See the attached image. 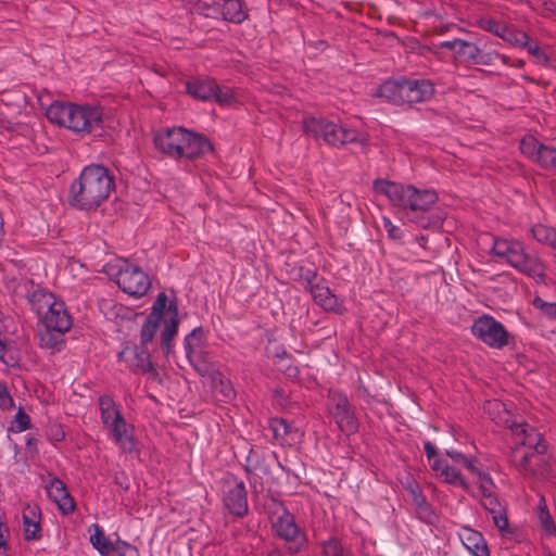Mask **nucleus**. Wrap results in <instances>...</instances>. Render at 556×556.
<instances>
[{
  "label": "nucleus",
  "instance_id": "obj_56",
  "mask_svg": "<svg viewBox=\"0 0 556 556\" xmlns=\"http://www.w3.org/2000/svg\"><path fill=\"white\" fill-rule=\"evenodd\" d=\"M26 446L31 453H37V439L30 434L25 437Z\"/></svg>",
  "mask_w": 556,
  "mask_h": 556
},
{
  "label": "nucleus",
  "instance_id": "obj_53",
  "mask_svg": "<svg viewBox=\"0 0 556 556\" xmlns=\"http://www.w3.org/2000/svg\"><path fill=\"white\" fill-rule=\"evenodd\" d=\"M510 34L511 35H508V37L511 38V40H509L510 42H514V43L522 46V47L528 45L529 37L526 33H523V31L514 33L510 30Z\"/></svg>",
  "mask_w": 556,
  "mask_h": 556
},
{
  "label": "nucleus",
  "instance_id": "obj_57",
  "mask_svg": "<svg viewBox=\"0 0 556 556\" xmlns=\"http://www.w3.org/2000/svg\"><path fill=\"white\" fill-rule=\"evenodd\" d=\"M416 242L418 243L419 247H421L422 249H426L427 237L419 236L416 238Z\"/></svg>",
  "mask_w": 556,
  "mask_h": 556
},
{
  "label": "nucleus",
  "instance_id": "obj_20",
  "mask_svg": "<svg viewBox=\"0 0 556 556\" xmlns=\"http://www.w3.org/2000/svg\"><path fill=\"white\" fill-rule=\"evenodd\" d=\"M431 468L443 482L466 491L469 489V483L460 473L459 468L451 465L444 458H435L431 463Z\"/></svg>",
  "mask_w": 556,
  "mask_h": 556
},
{
  "label": "nucleus",
  "instance_id": "obj_16",
  "mask_svg": "<svg viewBox=\"0 0 556 556\" xmlns=\"http://www.w3.org/2000/svg\"><path fill=\"white\" fill-rule=\"evenodd\" d=\"M49 498L56 504L60 511L64 515H70L75 510V501L67 491L63 481L58 478H52L45 486Z\"/></svg>",
  "mask_w": 556,
  "mask_h": 556
},
{
  "label": "nucleus",
  "instance_id": "obj_62",
  "mask_svg": "<svg viewBox=\"0 0 556 556\" xmlns=\"http://www.w3.org/2000/svg\"><path fill=\"white\" fill-rule=\"evenodd\" d=\"M267 556H285L280 551H271Z\"/></svg>",
  "mask_w": 556,
  "mask_h": 556
},
{
  "label": "nucleus",
  "instance_id": "obj_13",
  "mask_svg": "<svg viewBox=\"0 0 556 556\" xmlns=\"http://www.w3.org/2000/svg\"><path fill=\"white\" fill-rule=\"evenodd\" d=\"M203 334V329L201 327H197L188 333L184 340L186 357L190 365H192L201 375H205L208 371Z\"/></svg>",
  "mask_w": 556,
  "mask_h": 556
},
{
  "label": "nucleus",
  "instance_id": "obj_22",
  "mask_svg": "<svg viewBox=\"0 0 556 556\" xmlns=\"http://www.w3.org/2000/svg\"><path fill=\"white\" fill-rule=\"evenodd\" d=\"M458 536L471 556H490L486 541L480 532L464 527L460 529Z\"/></svg>",
  "mask_w": 556,
  "mask_h": 556
},
{
  "label": "nucleus",
  "instance_id": "obj_31",
  "mask_svg": "<svg viewBox=\"0 0 556 556\" xmlns=\"http://www.w3.org/2000/svg\"><path fill=\"white\" fill-rule=\"evenodd\" d=\"M547 144L541 143L532 136H527L520 141V150L527 157L543 166V152L548 150Z\"/></svg>",
  "mask_w": 556,
  "mask_h": 556
},
{
  "label": "nucleus",
  "instance_id": "obj_26",
  "mask_svg": "<svg viewBox=\"0 0 556 556\" xmlns=\"http://www.w3.org/2000/svg\"><path fill=\"white\" fill-rule=\"evenodd\" d=\"M167 312L170 314V317L165 321L164 328L161 332V345L168 354L172 350V342L177 336L179 327L178 309L176 303H169Z\"/></svg>",
  "mask_w": 556,
  "mask_h": 556
},
{
  "label": "nucleus",
  "instance_id": "obj_51",
  "mask_svg": "<svg viewBox=\"0 0 556 556\" xmlns=\"http://www.w3.org/2000/svg\"><path fill=\"white\" fill-rule=\"evenodd\" d=\"M545 168L556 169V148L548 147V150L543 152V166Z\"/></svg>",
  "mask_w": 556,
  "mask_h": 556
},
{
  "label": "nucleus",
  "instance_id": "obj_21",
  "mask_svg": "<svg viewBox=\"0 0 556 556\" xmlns=\"http://www.w3.org/2000/svg\"><path fill=\"white\" fill-rule=\"evenodd\" d=\"M110 431L114 443L125 453H131L135 450V441L132 435L128 433L127 422L121 415L114 421L103 424Z\"/></svg>",
  "mask_w": 556,
  "mask_h": 556
},
{
  "label": "nucleus",
  "instance_id": "obj_58",
  "mask_svg": "<svg viewBox=\"0 0 556 556\" xmlns=\"http://www.w3.org/2000/svg\"><path fill=\"white\" fill-rule=\"evenodd\" d=\"M286 370L289 376H296V374H298V368L294 366L289 365V366H287Z\"/></svg>",
  "mask_w": 556,
  "mask_h": 556
},
{
  "label": "nucleus",
  "instance_id": "obj_17",
  "mask_svg": "<svg viewBox=\"0 0 556 556\" xmlns=\"http://www.w3.org/2000/svg\"><path fill=\"white\" fill-rule=\"evenodd\" d=\"M434 93V86L429 79H404V104L426 102Z\"/></svg>",
  "mask_w": 556,
  "mask_h": 556
},
{
  "label": "nucleus",
  "instance_id": "obj_10",
  "mask_svg": "<svg viewBox=\"0 0 556 556\" xmlns=\"http://www.w3.org/2000/svg\"><path fill=\"white\" fill-rule=\"evenodd\" d=\"M197 10L206 17L241 24L248 18L242 0H198Z\"/></svg>",
  "mask_w": 556,
  "mask_h": 556
},
{
  "label": "nucleus",
  "instance_id": "obj_4",
  "mask_svg": "<svg viewBox=\"0 0 556 556\" xmlns=\"http://www.w3.org/2000/svg\"><path fill=\"white\" fill-rule=\"evenodd\" d=\"M375 190L388 198L390 203L402 211L409 220L428 212L438 201V193L433 189H418L413 185H403L388 180H377Z\"/></svg>",
  "mask_w": 556,
  "mask_h": 556
},
{
  "label": "nucleus",
  "instance_id": "obj_50",
  "mask_svg": "<svg viewBox=\"0 0 556 556\" xmlns=\"http://www.w3.org/2000/svg\"><path fill=\"white\" fill-rule=\"evenodd\" d=\"M382 222H383V227L388 233V237L392 240H401L404 236V232L403 230L397 227L396 225H394L390 218L388 217H383L382 218Z\"/></svg>",
  "mask_w": 556,
  "mask_h": 556
},
{
  "label": "nucleus",
  "instance_id": "obj_49",
  "mask_svg": "<svg viewBox=\"0 0 556 556\" xmlns=\"http://www.w3.org/2000/svg\"><path fill=\"white\" fill-rule=\"evenodd\" d=\"M13 407L14 401L9 392L7 384L0 381V408L3 410H10Z\"/></svg>",
  "mask_w": 556,
  "mask_h": 556
},
{
  "label": "nucleus",
  "instance_id": "obj_19",
  "mask_svg": "<svg viewBox=\"0 0 556 556\" xmlns=\"http://www.w3.org/2000/svg\"><path fill=\"white\" fill-rule=\"evenodd\" d=\"M119 361L128 364L135 371L152 372L154 371L150 353L146 348H126L118 354Z\"/></svg>",
  "mask_w": 556,
  "mask_h": 556
},
{
  "label": "nucleus",
  "instance_id": "obj_63",
  "mask_svg": "<svg viewBox=\"0 0 556 556\" xmlns=\"http://www.w3.org/2000/svg\"><path fill=\"white\" fill-rule=\"evenodd\" d=\"M495 56L500 58L504 63H507V56L506 55L495 54Z\"/></svg>",
  "mask_w": 556,
  "mask_h": 556
},
{
  "label": "nucleus",
  "instance_id": "obj_46",
  "mask_svg": "<svg viewBox=\"0 0 556 556\" xmlns=\"http://www.w3.org/2000/svg\"><path fill=\"white\" fill-rule=\"evenodd\" d=\"M113 548H114L113 555L139 556V552L134 545L127 543L126 541L119 540V539L114 543Z\"/></svg>",
  "mask_w": 556,
  "mask_h": 556
},
{
  "label": "nucleus",
  "instance_id": "obj_35",
  "mask_svg": "<svg viewBox=\"0 0 556 556\" xmlns=\"http://www.w3.org/2000/svg\"><path fill=\"white\" fill-rule=\"evenodd\" d=\"M533 238L543 244L556 247V230L545 225H535L531 229Z\"/></svg>",
  "mask_w": 556,
  "mask_h": 556
},
{
  "label": "nucleus",
  "instance_id": "obj_40",
  "mask_svg": "<svg viewBox=\"0 0 556 556\" xmlns=\"http://www.w3.org/2000/svg\"><path fill=\"white\" fill-rule=\"evenodd\" d=\"M470 472L478 478V494L494 491L495 483L492 477L490 476V473L481 470L478 464L476 465V471Z\"/></svg>",
  "mask_w": 556,
  "mask_h": 556
},
{
  "label": "nucleus",
  "instance_id": "obj_36",
  "mask_svg": "<svg viewBox=\"0 0 556 556\" xmlns=\"http://www.w3.org/2000/svg\"><path fill=\"white\" fill-rule=\"evenodd\" d=\"M445 454L448 458H451V460L453 462L452 465H454L455 467L465 468L469 472L476 471V465L478 464L476 458L466 456L465 454L456 450H446Z\"/></svg>",
  "mask_w": 556,
  "mask_h": 556
},
{
  "label": "nucleus",
  "instance_id": "obj_12",
  "mask_svg": "<svg viewBox=\"0 0 556 556\" xmlns=\"http://www.w3.org/2000/svg\"><path fill=\"white\" fill-rule=\"evenodd\" d=\"M223 500L229 511L243 516L248 511V498L244 482L233 475H226L223 485Z\"/></svg>",
  "mask_w": 556,
  "mask_h": 556
},
{
  "label": "nucleus",
  "instance_id": "obj_7",
  "mask_svg": "<svg viewBox=\"0 0 556 556\" xmlns=\"http://www.w3.org/2000/svg\"><path fill=\"white\" fill-rule=\"evenodd\" d=\"M303 129L307 136L317 141L321 140L332 148H341L349 143L364 146L367 142L365 132L324 117H308L304 119Z\"/></svg>",
  "mask_w": 556,
  "mask_h": 556
},
{
  "label": "nucleus",
  "instance_id": "obj_9",
  "mask_svg": "<svg viewBox=\"0 0 556 556\" xmlns=\"http://www.w3.org/2000/svg\"><path fill=\"white\" fill-rule=\"evenodd\" d=\"M108 274L125 293L135 298L144 295L151 287L150 278L142 268L124 258L108 264Z\"/></svg>",
  "mask_w": 556,
  "mask_h": 556
},
{
  "label": "nucleus",
  "instance_id": "obj_15",
  "mask_svg": "<svg viewBox=\"0 0 556 556\" xmlns=\"http://www.w3.org/2000/svg\"><path fill=\"white\" fill-rule=\"evenodd\" d=\"M332 403L334 405L331 410V415L340 428L346 434H351L357 431L358 422L351 408L348 397L342 394L334 392L331 395Z\"/></svg>",
  "mask_w": 556,
  "mask_h": 556
},
{
  "label": "nucleus",
  "instance_id": "obj_37",
  "mask_svg": "<svg viewBox=\"0 0 556 556\" xmlns=\"http://www.w3.org/2000/svg\"><path fill=\"white\" fill-rule=\"evenodd\" d=\"M538 519L541 526V529L543 532L548 536L556 535V526L552 519V516L549 515L548 510L546 509V505L544 504V501L542 500L540 505L538 506Z\"/></svg>",
  "mask_w": 556,
  "mask_h": 556
},
{
  "label": "nucleus",
  "instance_id": "obj_32",
  "mask_svg": "<svg viewBox=\"0 0 556 556\" xmlns=\"http://www.w3.org/2000/svg\"><path fill=\"white\" fill-rule=\"evenodd\" d=\"M456 55L471 64L489 65V61H483L482 58H480L479 47L470 41L460 39Z\"/></svg>",
  "mask_w": 556,
  "mask_h": 556
},
{
  "label": "nucleus",
  "instance_id": "obj_47",
  "mask_svg": "<svg viewBox=\"0 0 556 556\" xmlns=\"http://www.w3.org/2000/svg\"><path fill=\"white\" fill-rule=\"evenodd\" d=\"M266 352L269 357L277 358L279 361H291V357L287 353L286 349L278 344L277 342H269V344L266 348Z\"/></svg>",
  "mask_w": 556,
  "mask_h": 556
},
{
  "label": "nucleus",
  "instance_id": "obj_1",
  "mask_svg": "<svg viewBox=\"0 0 556 556\" xmlns=\"http://www.w3.org/2000/svg\"><path fill=\"white\" fill-rule=\"evenodd\" d=\"M28 302L39 319L40 345L61 351L65 343L63 337L73 326V317L65 302L43 289L34 290L28 295Z\"/></svg>",
  "mask_w": 556,
  "mask_h": 556
},
{
  "label": "nucleus",
  "instance_id": "obj_6",
  "mask_svg": "<svg viewBox=\"0 0 556 556\" xmlns=\"http://www.w3.org/2000/svg\"><path fill=\"white\" fill-rule=\"evenodd\" d=\"M491 252L519 273L538 281L544 280L545 264L538 254L527 251L522 242L515 239L495 238Z\"/></svg>",
  "mask_w": 556,
  "mask_h": 556
},
{
  "label": "nucleus",
  "instance_id": "obj_44",
  "mask_svg": "<svg viewBox=\"0 0 556 556\" xmlns=\"http://www.w3.org/2000/svg\"><path fill=\"white\" fill-rule=\"evenodd\" d=\"M533 306L539 309L544 316L549 319L556 320V302H546L540 296H535L532 301Z\"/></svg>",
  "mask_w": 556,
  "mask_h": 556
},
{
  "label": "nucleus",
  "instance_id": "obj_2",
  "mask_svg": "<svg viewBox=\"0 0 556 556\" xmlns=\"http://www.w3.org/2000/svg\"><path fill=\"white\" fill-rule=\"evenodd\" d=\"M114 188V177L109 168L100 164L88 165L71 185L68 201L76 208L91 211L108 200Z\"/></svg>",
  "mask_w": 556,
  "mask_h": 556
},
{
  "label": "nucleus",
  "instance_id": "obj_45",
  "mask_svg": "<svg viewBox=\"0 0 556 556\" xmlns=\"http://www.w3.org/2000/svg\"><path fill=\"white\" fill-rule=\"evenodd\" d=\"M166 305H167L166 294L164 292L159 293L153 305H152V309H151V313L149 314V316H154L155 320L161 321L164 311L166 309Z\"/></svg>",
  "mask_w": 556,
  "mask_h": 556
},
{
  "label": "nucleus",
  "instance_id": "obj_48",
  "mask_svg": "<svg viewBox=\"0 0 556 556\" xmlns=\"http://www.w3.org/2000/svg\"><path fill=\"white\" fill-rule=\"evenodd\" d=\"M409 495L415 506L422 511L429 510V505L426 497L422 495L419 486L416 484L409 489Z\"/></svg>",
  "mask_w": 556,
  "mask_h": 556
},
{
  "label": "nucleus",
  "instance_id": "obj_5",
  "mask_svg": "<svg viewBox=\"0 0 556 556\" xmlns=\"http://www.w3.org/2000/svg\"><path fill=\"white\" fill-rule=\"evenodd\" d=\"M155 147L174 159L194 160L212 151L208 139L184 127L160 130L154 136Z\"/></svg>",
  "mask_w": 556,
  "mask_h": 556
},
{
  "label": "nucleus",
  "instance_id": "obj_55",
  "mask_svg": "<svg viewBox=\"0 0 556 556\" xmlns=\"http://www.w3.org/2000/svg\"><path fill=\"white\" fill-rule=\"evenodd\" d=\"M459 40L460 39L456 38V39H453V40L442 41V42L439 43V47L442 48V49L453 50L456 53L458 45H459Z\"/></svg>",
  "mask_w": 556,
  "mask_h": 556
},
{
  "label": "nucleus",
  "instance_id": "obj_14",
  "mask_svg": "<svg viewBox=\"0 0 556 556\" xmlns=\"http://www.w3.org/2000/svg\"><path fill=\"white\" fill-rule=\"evenodd\" d=\"M273 528L279 538L292 544L289 547L292 552H298L304 545L305 535L299 529L294 517L290 513L283 511L277 516L273 522Z\"/></svg>",
  "mask_w": 556,
  "mask_h": 556
},
{
  "label": "nucleus",
  "instance_id": "obj_25",
  "mask_svg": "<svg viewBox=\"0 0 556 556\" xmlns=\"http://www.w3.org/2000/svg\"><path fill=\"white\" fill-rule=\"evenodd\" d=\"M311 293L314 302L323 307L325 311L341 313L342 303L336 294L331 292L329 287L325 285L311 286Z\"/></svg>",
  "mask_w": 556,
  "mask_h": 556
},
{
  "label": "nucleus",
  "instance_id": "obj_64",
  "mask_svg": "<svg viewBox=\"0 0 556 556\" xmlns=\"http://www.w3.org/2000/svg\"><path fill=\"white\" fill-rule=\"evenodd\" d=\"M522 65H523V62H522L521 60H519V61L517 62V66H522Z\"/></svg>",
  "mask_w": 556,
  "mask_h": 556
},
{
  "label": "nucleus",
  "instance_id": "obj_61",
  "mask_svg": "<svg viewBox=\"0 0 556 556\" xmlns=\"http://www.w3.org/2000/svg\"><path fill=\"white\" fill-rule=\"evenodd\" d=\"M64 438V433L61 429H58L56 433H55V440L56 441H60Z\"/></svg>",
  "mask_w": 556,
  "mask_h": 556
},
{
  "label": "nucleus",
  "instance_id": "obj_11",
  "mask_svg": "<svg viewBox=\"0 0 556 556\" xmlns=\"http://www.w3.org/2000/svg\"><path fill=\"white\" fill-rule=\"evenodd\" d=\"M472 334L486 345L502 349L508 343V332L505 327L491 316L478 318L472 327Z\"/></svg>",
  "mask_w": 556,
  "mask_h": 556
},
{
  "label": "nucleus",
  "instance_id": "obj_52",
  "mask_svg": "<svg viewBox=\"0 0 556 556\" xmlns=\"http://www.w3.org/2000/svg\"><path fill=\"white\" fill-rule=\"evenodd\" d=\"M525 47H527L528 52L530 54L534 55L539 61H541V62L547 61V55L543 51H541V49L535 43H530L528 41V45H526Z\"/></svg>",
  "mask_w": 556,
  "mask_h": 556
},
{
  "label": "nucleus",
  "instance_id": "obj_8",
  "mask_svg": "<svg viewBox=\"0 0 556 556\" xmlns=\"http://www.w3.org/2000/svg\"><path fill=\"white\" fill-rule=\"evenodd\" d=\"M484 409L491 415L497 425H502L511 430L515 437L516 445L542 454L546 451V444L542 434L534 427L526 422H516L510 419V414L506 405L497 400L488 401Z\"/></svg>",
  "mask_w": 556,
  "mask_h": 556
},
{
  "label": "nucleus",
  "instance_id": "obj_60",
  "mask_svg": "<svg viewBox=\"0 0 556 556\" xmlns=\"http://www.w3.org/2000/svg\"><path fill=\"white\" fill-rule=\"evenodd\" d=\"M3 217L2 215L0 214V240L2 239L3 235H4V228H3Z\"/></svg>",
  "mask_w": 556,
  "mask_h": 556
},
{
  "label": "nucleus",
  "instance_id": "obj_24",
  "mask_svg": "<svg viewBox=\"0 0 556 556\" xmlns=\"http://www.w3.org/2000/svg\"><path fill=\"white\" fill-rule=\"evenodd\" d=\"M40 508L37 505L27 504L23 510V532L25 540H36L40 536Z\"/></svg>",
  "mask_w": 556,
  "mask_h": 556
},
{
  "label": "nucleus",
  "instance_id": "obj_43",
  "mask_svg": "<svg viewBox=\"0 0 556 556\" xmlns=\"http://www.w3.org/2000/svg\"><path fill=\"white\" fill-rule=\"evenodd\" d=\"M324 556H345V549L336 538H330L323 543Z\"/></svg>",
  "mask_w": 556,
  "mask_h": 556
},
{
  "label": "nucleus",
  "instance_id": "obj_38",
  "mask_svg": "<svg viewBox=\"0 0 556 556\" xmlns=\"http://www.w3.org/2000/svg\"><path fill=\"white\" fill-rule=\"evenodd\" d=\"M159 320L154 319V316H148L140 331V343L141 348H146L155 337V333L160 326Z\"/></svg>",
  "mask_w": 556,
  "mask_h": 556
},
{
  "label": "nucleus",
  "instance_id": "obj_18",
  "mask_svg": "<svg viewBox=\"0 0 556 556\" xmlns=\"http://www.w3.org/2000/svg\"><path fill=\"white\" fill-rule=\"evenodd\" d=\"M269 430L275 441L282 446H293L302 440V432L282 418L270 419Z\"/></svg>",
  "mask_w": 556,
  "mask_h": 556
},
{
  "label": "nucleus",
  "instance_id": "obj_54",
  "mask_svg": "<svg viewBox=\"0 0 556 556\" xmlns=\"http://www.w3.org/2000/svg\"><path fill=\"white\" fill-rule=\"evenodd\" d=\"M424 448H425V452H426V455L430 462V464L435 459V458H439L438 455H437V448L435 446L430 442V441H426L425 444H424Z\"/></svg>",
  "mask_w": 556,
  "mask_h": 556
},
{
  "label": "nucleus",
  "instance_id": "obj_59",
  "mask_svg": "<svg viewBox=\"0 0 556 556\" xmlns=\"http://www.w3.org/2000/svg\"><path fill=\"white\" fill-rule=\"evenodd\" d=\"M480 58H482L483 61H489V65L491 64L492 55L490 53H482L480 50Z\"/></svg>",
  "mask_w": 556,
  "mask_h": 556
},
{
  "label": "nucleus",
  "instance_id": "obj_33",
  "mask_svg": "<svg viewBox=\"0 0 556 556\" xmlns=\"http://www.w3.org/2000/svg\"><path fill=\"white\" fill-rule=\"evenodd\" d=\"M94 533L90 536V542L93 547L102 555V556H111L114 554V543L110 541L109 538L105 536L104 532L98 525H93Z\"/></svg>",
  "mask_w": 556,
  "mask_h": 556
},
{
  "label": "nucleus",
  "instance_id": "obj_23",
  "mask_svg": "<svg viewBox=\"0 0 556 556\" xmlns=\"http://www.w3.org/2000/svg\"><path fill=\"white\" fill-rule=\"evenodd\" d=\"M482 506L492 515L495 527L504 532L508 527V519L504 507L498 502L494 491L478 494Z\"/></svg>",
  "mask_w": 556,
  "mask_h": 556
},
{
  "label": "nucleus",
  "instance_id": "obj_34",
  "mask_svg": "<svg viewBox=\"0 0 556 556\" xmlns=\"http://www.w3.org/2000/svg\"><path fill=\"white\" fill-rule=\"evenodd\" d=\"M99 408L102 424L114 421L115 418L122 415L116 403L109 395L100 396Z\"/></svg>",
  "mask_w": 556,
  "mask_h": 556
},
{
  "label": "nucleus",
  "instance_id": "obj_39",
  "mask_svg": "<svg viewBox=\"0 0 556 556\" xmlns=\"http://www.w3.org/2000/svg\"><path fill=\"white\" fill-rule=\"evenodd\" d=\"M480 26L482 29L494 34L497 37H501L505 40H511V38L508 37V35H511V34H510V30L507 28V26H505L504 24H502L495 20H492V18L482 20L480 23Z\"/></svg>",
  "mask_w": 556,
  "mask_h": 556
},
{
  "label": "nucleus",
  "instance_id": "obj_41",
  "mask_svg": "<svg viewBox=\"0 0 556 556\" xmlns=\"http://www.w3.org/2000/svg\"><path fill=\"white\" fill-rule=\"evenodd\" d=\"M30 428V417L20 408L9 428L11 432L20 433Z\"/></svg>",
  "mask_w": 556,
  "mask_h": 556
},
{
  "label": "nucleus",
  "instance_id": "obj_27",
  "mask_svg": "<svg viewBox=\"0 0 556 556\" xmlns=\"http://www.w3.org/2000/svg\"><path fill=\"white\" fill-rule=\"evenodd\" d=\"M186 91L194 99L210 101L215 94L216 83L213 79H194L186 83Z\"/></svg>",
  "mask_w": 556,
  "mask_h": 556
},
{
  "label": "nucleus",
  "instance_id": "obj_3",
  "mask_svg": "<svg viewBox=\"0 0 556 556\" xmlns=\"http://www.w3.org/2000/svg\"><path fill=\"white\" fill-rule=\"evenodd\" d=\"M46 116L50 123L81 137L103 130V110L94 104L54 101L46 109Z\"/></svg>",
  "mask_w": 556,
  "mask_h": 556
},
{
  "label": "nucleus",
  "instance_id": "obj_30",
  "mask_svg": "<svg viewBox=\"0 0 556 556\" xmlns=\"http://www.w3.org/2000/svg\"><path fill=\"white\" fill-rule=\"evenodd\" d=\"M533 451L515 446L510 453V463L516 467L522 475H532L534 469L531 465V458L535 455Z\"/></svg>",
  "mask_w": 556,
  "mask_h": 556
},
{
  "label": "nucleus",
  "instance_id": "obj_42",
  "mask_svg": "<svg viewBox=\"0 0 556 556\" xmlns=\"http://www.w3.org/2000/svg\"><path fill=\"white\" fill-rule=\"evenodd\" d=\"M213 100L218 102L223 106H230L235 102V92L229 87H219L216 84V91Z\"/></svg>",
  "mask_w": 556,
  "mask_h": 556
},
{
  "label": "nucleus",
  "instance_id": "obj_29",
  "mask_svg": "<svg viewBox=\"0 0 556 556\" xmlns=\"http://www.w3.org/2000/svg\"><path fill=\"white\" fill-rule=\"evenodd\" d=\"M268 459L277 460V454L275 452L265 453L251 448L245 458L247 472L252 473L254 471H260L264 475L268 473L269 469L268 465L266 464Z\"/></svg>",
  "mask_w": 556,
  "mask_h": 556
},
{
  "label": "nucleus",
  "instance_id": "obj_28",
  "mask_svg": "<svg viewBox=\"0 0 556 556\" xmlns=\"http://www.w3.org/2000/svg\"><path fill=\"white\" fill-rule=\"evenodd\" d=\"M376 96L393 104H404V79L384 81L377 89Z\"/></svg>",
  "mask_w": 556,
  "mask_h": 556
}]
</instances>
